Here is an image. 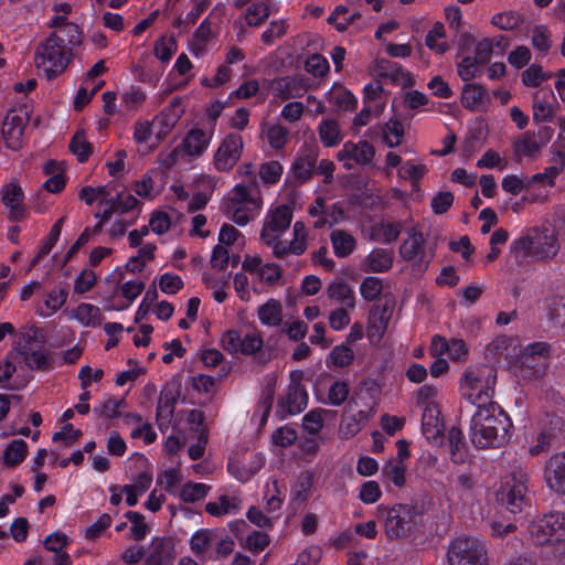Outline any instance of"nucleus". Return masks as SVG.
<instances>
[{"label":"nucleus","instance_id":"obj_1","mask_svg":"<svg viewBox=\"0 0 565 565\" xmlns=\"http://www.w3.org/2000/svg\"><path fill=\"white\" fill-rule=\"evenodd\" d=\"M508 415L497 405L477 407L470 420V440L480 449L500 447L509 439Z\"/></svg>","mask_w":565,"mask_h":565},{"label":"nucleus","instance_id":"obj_2","mask_svg":"<svg viewBox=\"0 0 565 565\" xmlns=\"http://www.w3.org/2000/svg\"><path fill=\"white\" fill-rule=\"evenodd\" d=\"M264 200L258 184L236 183L223 198L221 210L238 226H245L260 214Z\"/></svg>","mask_w":565,"mask_h":565},{"label":"nucleus","instance_id":"obj_3","mask_svg":"<svg viewBox=\"0 0 565 565\" xmlns=\"http://www.w3.org/2000/svg\"><path fill=\"white\" fill-rule=\"evenodd\" d=\"M561 248L558 233L547 227H532L513 239L510 254L519 262L551 260Z\"/></svg>","mask_w":565,"mask_h":565},{"label":"nucleus","instance_id":"obj_4","mask_svg":"<svg viewBox=\"0 0 565 565\" xmlns=\"http://www.w3.org/2000/svg\"><path fill=\"white\" fill-rule=\"evenodd\" d=\"M377 511L386 512L383 527L390 540L416 539L425 532V511L422 505L404 503L388 509L380 505Z\"/></svg>","mask_w":565,"mask_h":565},{"label":"nucleus","instance_id":"obj_5","mask_svg":"<svg viewBox=\"0 0 565 565\" xmlns=\"http://www.w3.org/2000/svg\"><path fill=\"white\" fill-rule=\"evenodd\" d=\"M497 383V371L489 364L468 366L459 379L461 396L477 407L491 403Z\"/></svg>","mask_w":565,"mask_h":565},{"label":"nucleus","instance_id":"obj_6","mask_svg":"<svg viewBox=\"0 0 565 565\" xmlns=\"http://www.w3.org/2000/svg\"><path fill=\"white\" fill-rule=\"evenodd\" d=\"M10 354L20 356L32 371L52 369V356L45 348V339L35 326H28L18 333Z\"/></svg>","mask_w":565,"mask_h":565},{"label":"nucleus","instance_id":"obj_7","mask_svg":"<svg viewBox=\"0 0 565 565\" xmlns=\"http://www.w3.org/2000/svg\"><path fill=\"white\" fill-rule=\"evenodd\" d=\"M71 57V47L65 46V39L57 34H51L38 45L34 64L47 79H52L64 72Z\"/></svg>","mask_w":565,"mask_h":565},{"label":"nucleus","instance_id":"obj_8","mask_svg":"<svg viewBox=\"0 0 565 565\" xmlns=\"http://www.w3.org/2000/svg\"><path fill=\"white\" fill-rule=\"evenodd\" d=\"M376 402L362 395L353 398L345 408V414L339 426V435L343 439L354 437L373 418Z\"/></svg>","mask_w":565,"mask_h":565},{"label":"nucleus","instance_id":"obj_9","mask_svg":"<svg viewBox=\"0 0 565 565\" xmlns=\"http://www.w3.org/2000/svg\"><path fill=\"white\" fill-rule=\"evenodd\" d=\"M449 565H489L484 543L473 536H458L448 550Z\"/></svg>","mask_w":565,"mask_h":565},{"label":"nucleus","instance_id":"obj_10","mask_svg":"<svg viewBox=\"0 0 565 565\" xmlns=\"http://www.w3.org/2000/svg\"><path fill=\"white\" fill-rule=\"evenodd\" d=\"M531 540L539 544H555L565 541V513L552 512L534 520L529 526Z\"/></svg>","mask_w":565,"mask_h":565},{"label":"nucleus","instance_id":"obj_11","mask_svg":"<svg viewBox=\"0 0 565 565\" xmlns=\"http://www.w3.org/2000/svg\"><path fill=\"white\" fill-rule=\"evenodd\" d=\"M221 345L232 355H254L262 350L264 339L258 330L242 332L230 329L222 333Z\"/></svg>","mask_w":565,"mask_h":565},{"label":"nucleus","instance_id":"obj_12","mask_svg":"<svg viewBox=\"0 0 565 565\" xmlns=\"http://www.w3.org/2000/svg\"><path fill=\"white\" fill-rule=\"evenodd\" d=\"M550 353L551 348L546 342H534L526 345L515 362L519 374L527 380L537 379L545 370L546 359Z\"/></svg>","mask_w":565,"mask_h":565},{"label":"nucleus","instance_id":"obj_13","mask_svg":"<svg viewBox=\"0 0 565 565\" xmlns=\"http://www.w3.org/2000/svg\"><path fill=\"white\" fill-rule=\"evenodd\" d=\"M291 221L292 212L289 206L284 204L269 210L260 232L262 242L273 250L281 241V235L289 228Z\"/></svg>","mask_w":565,"mask_h":565},{"label":"nucleus","instance_id":"obj_14","mask_svg":"<svg viewBox=\"0 0 565 565\" xmlns=\"http://www.w3.org/2000/svg\"><path fill=\"white\" fill-rule=\"evenodd\" d=\"M529 476L525 472H514L498 492V500L512 513L520 512L526 501Z\"/></svg>","mask_w":565,"mask_h":565},{"label":"nucleus","instance_id":"obj_15","mask_svg":"<svg viewBox=\"0 0 565 565\" xmlns=\"http://www.w3.org/2000/svg\"><path fill=\"white\" fill-rule=\"evenodd\" d=\"M30 120V113L26 106L11 108L1 127V134L8 148L17 150L22 145L23 130Z\"/></svg>","mask_w":565,"mask_h":565},{"label":"nucleus","instance_id":"obj_16","mask_svg":"<svg viewBox=\"0 0 565 565\" xmlns=\"http://www.w3.org/2000/svg\"><path fill=\"white\" fill-rule=\"evenodd\" d=\"M244 149L243 138L237 134H228L223 138L213 154V167L218 172H227L238 162Z\"/></svg>","mask_w":565,"mask_h":565},{"label":"nucleus","instance_id":"obj_17","mask_svg":"<svg viewBox=\"0 0 565 565\" xmlns=\"http://www.w3.org/2000/svg\"><path fill=\"white\" fill-rule=\"evenodd\" d=\"M374 157V147L364 140L358 142L347 141L337 153L338 161L347 170H352L358 166L371 164Z\"/></svg>","mask_w":565,"mask_h":565},{"label":"nucleus","instance_id":"obj_18","mask_svg":"<svg viewBox=\"0 0 565 565\" xmlns=\"http://www.w3.org/2000/svg\"><path fill=\"white\" fill-rule=\"evenodd\" d=\"M424 237L420 232L412 230L407 233V237L399 247V255L404 260L412 262L414 268L418 273H423L428 264L429 258L425 253Z\"/></svg>","mask_w":565,"mask_h":565},{"label":"nucleus","instance_id":"obj_19","mask_svg":"<svg viewBox=\"0 0 565 565\" xmlns=\"http://www.w3.org/2000/svg\"><path fill=\"white\" fill-rule=\"evenodd\" d=\"M543 478L555 494H565V451L555 452L545 462Z\"/></svg>","mask_w":565,"mask_h":565},{"label":"nucleus","instance_id":"obj_20","mask_svg":"<svg viewBox=\"0 0 565 565\" xmlns=\"http://www.w3.org/2000/svg\"><path fill=\"white\" fill-rule=\"evenodd\" d=\"M245 273L255 275L260 282L275 285L281 278V268L275 263H264L259 255H246L242 263Z\"/></svg>","mask_w":565,"mask_h":565},{"label":"nucleus","instance_id":"obj_21","mask_svg":"<svg viewBox=\"0 0 565 565\" xmlns=\"http://www.w3.org/2000/svg\"><path fill=\"white\" fill-rule=\"evenodd\" d=\"M308 87L309 84L306 77L294 75L274 79L269 89L276 98L288 100L303 96Z\"/></svg>","mask_w":565,"mask_h":565},{"label":"nucleus","instance_id":"obj_22","mask_svg":"<svg viewBox=\"0 0 565 565\" xmlns=\"http://www.w3.org/2000/svg\"><path fill=\"white\" fill-rule=\"evenodd\" d=\"M224 11V4L217 3L211 11L210 15L200 23L189 43V47L192 54L195 56H201L204 53L207 43L214 39L216 34L215 30L213 29L211 19L216 15L221 17Z\"/></svg>","mask_w":565,"mask_h":565},{"label":"nucleus","instance_id":"obj_23","mask_svg":"<svg viewBox=\"0 0 565 565\" xmlns=\"http://www.w3.org/2000/svg\"><path fill=\"white\" fill-rule=\"evenodd\" d=\"M393 306L388 303L375 305L371 308L366 335L372 343H379L385 334L388 322L392 318Z\"/></svg>","mask_w":565,"mask_h":565},{"label":"nucleus","instance_id":"obj_24","mask_svg":"<svg viewBox=\"0 0 565 565\" xmlns=\"http://www.w3.org/2000/svg\"><path fill=\"white\" fill-rule=\"evenodd\" d=\"M422 431L429 443H441L444 423L440 418V408L438 404H430L424 408L422 417Z\"/></svg>","mask_w":565,"mask_h":565},{"label":"nucleus","instance_id":"obj_25","mask_svg":"<svg viewBox=\"0 0 565 565\" xmlns=\"http://www.w3.org/2000/svg\"><path fill=\"white\" fill-rule=\"evenodd\" d=\"M294 238L287 243L280 241L271 250L273 255L277 258H282L287 255H301L307 249V228L302 222H296L292 227Z\"/></svg>","mask_w":565,"mask_h":565},{"label":"nucleus","instance_id":"obj_26","mask_svg":"<svg viewBox=\"0 0 565 565\" xmlns=\"http://www.w3.org/2000/svg\"><path fill=\"white\" fill-rule=\"evenodd\" d=\"M68 320L77 322L85 328H95L102 324L104 318L99 307L81 302L66 311Z\"/></svg>","mask_w":565,"mask_h":565},{"label":"nucleus","instance_id":"obj_27","mask_svg":"<svg viewBox=\"0 0 565 565\" xmlns=\"http://www.w3.org/2000/svg\"><path fill=\"white\" fill-rule=\"evenodd\" d=\"M265 465L263 454H254L246 461H232L228 463L230 473L241 482L250 480Z\"/></svg>","mask_w":565,"mask_h":565},{"label":"nucleus","instance_id":"obj_28","mask_svg":"<svg viewBox=\"0 0 565 565\" xmlns=\"http://www.w3.org/2000/svg\"><path fill=\"white\" fill-rule=\"evenodd\" d=\"M460 99L466 109L473 111H482L489 105V95L486 88L475 83L463 85Z\"/></svg>","mask_w":565,"mask_h":565},{"label":"nucleus","instance_id":"obj_29","mask_svg":"<svg viewBox=\"0 0 565 565\" xmlns=\"http://www.w3.org/2000/svg\"><path fill=\"white\" fill-rule=\"evenodd\" d=\"M2 202L9 210L11 220L19 221L24 217L23 191L17 183L11 182L2 188Z\"/></svg>","mask_w":565,"mask_h":565},{"label":"nucleus","instance_id":"obj_30","mask_svg":"<svg viewBox=\"0 0 565 565\" xmlns=\"http://www.w3.org/2000/svg\"><path fill=\"white\" fill-rule=\"evenodd\" d=\"M326 294L329 299L339 303L341 308L354 309L356 306L355 292L343 279L331 281L326 289Z\"/></svg>","mask_w":565,"mask_h":565},{"label":"nucleus","instance_id":"obj_31","mask_svg":"<svg viewBox=\"0 0 565 565\" xmlns=\"http://www.w3.org/2000/svg\"><path fill=\"white\" fill-rule=\"evenodd\" d=\"M308 404V393L305 386H288L287 395L279 401L278 407L285 415H297L301 413Z\"/></svg>","mask_w":565,"mask_h":565},{"label":"nucleus","instance_id":"obj_32","mask_svg":"<svg viewBox=\"0 0 565 565\" xmlns=\"http://www.w3.org/2000/svg\"><path fill=\"white\" fill-rule=\"evenodd\" d=\"M213 130L206 132L201 129H192L182 141L183 151L190 157H200L210 146Z\"/></svg>","mask_w":565,"mask_h":565},{"label":"nucleus","instance_id":"obj_33","mask_svg":"<svg viewBox=\"0 0 565 565\" xmlns=\"http://www.w3.org/2000/svg\"><path fill=\"white\" fill-rule=\"evenodd\" d=\"M286 497V487L284 482L275 477L269 478L264 486L263 500L269 512L278 511Z\"/></svg>","mask_w":565,"mask_h":565},{"label":"nucleus","instance_id":"obj_34","mask_svg":"<svg viewBox=\"0 0 565 565\" xmlns=\"http://www.w3.org/2000/svg\"><path fill=\"white\" fill-rule=\"evenodd\" d=\"M544 424L550 426V431L542 430L536 438V445L529 449L531 456H537L542 451H545L550 447L551 438L556 431H561L564 426V422L556 415L547 414L544 418Z\"/></svg>","mask_w":565,"mask_h":565},{"label":"nucleus","instance_id":"obj_35","mask_svg":"<svg viewBox=\"0 0 565 565\" xmlns=\"http://www.w3.org/2000/svg\"><path fill=\"white\" fill-rule=\"evenodd\" d=\"M394 255L392 250L385 248H374L364 259L363 270L372 273H383L392 268Z\"/></svg>","mask_w":565,"mask_h":565},{"label":"nucleus","instance_id":"obj_36","mask_svg":"<svg viewBox=\"0 0 565 565\" xmlns=\"http://www.w3.org/2000/svg\"><path fill=\"white\" fill-rule=\"evenodd\" d=\"M175 557L174 543L170 539H156L152 542V551L149 563L153 565H172Z\"/></svg>","mask_w":565,"mask_h":565},{"label":"nucleus","instance_id":"obj_37","mask_svg":"<svg viewBox=\"0 0 565 565\" xmlns=\"http://www.w3.org/2000/svg\"><path fill=\"white\" fill-rule=\"evenodd\" d=\"M242 508V499L236 494H223L215 502H207L205 511L213 516L235 514Z\"/></svg>","mask_w":565,"mask_h":565},{"label":"nucleus","instance_id":"obj_38","mask_svg":"<svg viewBox=\"0 0 565 565\" xmlns=\"http://www.w3.org/2000/svg\"><path fill=\"white\" fill-rule=\"evenodd\" d=\"M257 317L265 327H279L282 322V305L279 300L270 298L257 308Z\"/></svg>","mask_w":565,"mask_h":565},{"label":"nucleus","instance_id":"obj_39","mask_svg":"<svg viewBox=\"0 0 565 565\" xmlns=\"http://www.w3.org/2000/svg\"><path fill=\"white\" fill-rule=\"evenodd\" d=\"M178 393L171 387H166L161 393L157 406V419L160 429L170 423L174 412Z\"/></svg>","mask_w":565,"mask_h":565},{"label":"nucleus","instance_id":"obj_40","mask_svg":"<svg viewBox=\"0 0 565 565\" xmlns=\"http://www.w3.org/2000/svg\"><path fill=\"white\" fill-rule=\"evenodd\" d=\"M554 98L552 90H539L533 96V120L534 121H546L553 113L554 107L552 99Z\"/></svg>","mask_w":565,"mask_h":565},{"label":"nucleus","instance_id":"obj_41","mask_svg":"<svg viewBox=\"0 0 565 565\" xmlns=\"http://www.w3.org/2000/svg\"><path fill=\"white\" fill-rule=\"evenodd\" d=\"M152 483V475L150 472L139 473L130 484L122 487V491L126 494V503L129 507H134L138 502V498L142 495Z\"/></svg>","mask_w":565,"mask_h":565},{"label":"nucleus","instance_id":"obj_42","mask_svg":"<svg viewBox=\"0 0 565 565\" xmlns=\"http://www.w3.org/2000/svg\"><path fill=\"white\" fill-rule=\"evenodd\" d=\"M334 255L340 258L348 257L356 247V241L350 233L343 230H333L330 234Z\"/></svg>","mask_w":565,"mask_h":565},{"label":"nucleus","instance_id":"obj_43","mask_svg":"<svg viewBox=\"0 0 565 565\" xmlns=\"http://www.w3.org/2000/svg\"><path fill=\"white\" fill-rule=\"evenodd\" d=\"M452 487L449 492L446 493L447 500L451 501L456 494L459 499L469 494L477 484L475 476L470 471H460L451 480Z\"/></svg>","mask_w":565,"mask_h":565},{"label":"nucleus","instance_id":"obj_44","mask_svg":"<svg viewBox=\"0 0 565 565\" xmlns=\"http://www.w3.org/2000/svg\"><path fill=\"white\" fill-rule=\"evenodd\" d=\"M328 416H334V412L324 408H315L302 417L301 427L309 435H318L323 428Z\"/></svg>","mask_w":565,"mask_h":565},{"label":"nucleus","instance_id":"obj_45","mask_svg":"<svg viewBox=\"0 0 565 565\" xmlns=\"http://www.w3.org/2000/svg\"><path fill=\"white\" fill-rule=\"evenodd\" d=\"M450 458L455 463H463L468 459V449L463 440L462 431L457 427L448 430Z\"/></svg>","mask_w":565,"mask_h":565},{"label":"nucleus","instance_id":"obj_46","mask_svg":"<svg viewBox=\"0 0 565 565\" xmlns=\"http://www.w3.org/2000/svg\"><path fill=\"white\" fill-rule=\"evenodd\" d=\"M262 136L267 139L273 149L279 150L287 143L289 130L280 124L264 125Z\"/></svg>","mask_w":565,"mask_h":565},{"label":"nucleus","instance_id":"obj_47","mask_svg":"<svg viewBox=\"0 0 565 565\" xmlns=\"http://www.w3.org/2000/svg\"><path fill=\"white\" fill-rule=\"evenodd\" d=\"M26 455V443L22 439H14L3 450V463L7 467H15L25 459Z\"/></svg>","mask_w":565,"mask_h":565},{"label":"nucleus","instance_id":"obj_48","mask_svg":"<svg viewBox=\"0 0 565 565\" xmlns=\"http://www.w3.org/2000/svg\"><path fill=\"white\" fill-rule=\"evenodd\" d=\"M114 188L111 184L104 186L87 185L79 190L78 198L87 205H92L97 201L102 204L113 195Z\"/></svg>","mask_w":565,"mask_h":565},{"label":"nucleus","instance_id":"obj_49","mask_svg":"<svg viewBox=\"0 0 565 565\" xmlns=\"http://www.w3.org/2000/svg\"><path fill=\"white\" fill-rule=\"evenodd\" d=\"M318 132L326 147H334L342 140L340 127L333 119H323L319 124Z\"/></svg>","mask_w":565,"mask_h":565},{"label":"nucleus","instance_id":"obj_50","mask_svg":"<svg viewBox=\"0 0 565 565\" xmlns=\"http://www.w3.org/2000/svg\"><path fill=\"white\" fill-rule=\"evenodd\" d=\"M425 43L427 47L438 54L445 53L449 46L446 41V30L443 23H435L428 31Z\"/></svg>","mask_w":565,"mask_h":565},{"label":"nucleus","instance_id":"obj_51","mask_svg":"<svg viewBox=\"0 0 565 565\" xmlns=\"http://www.w3.org/2000/svg\"><path fill=\"white\" fill-rule=\"evenodd\" d=\"M354 360L353 350L345 345H335L327 356L326 364L328 367H345Z\"/></svg>","mask_w":565,"mask_h":565},{"label":"nucleus","instance_id":"obj_52","mask_svg":"<svg viewBox=\"0 0 565 565\" xmlns=\"http://www.w3.org/2000/svg\"><path fill=\"white\" fill-rule=\"evenodd\" d=\"M401 234V224L391 222H380L372 228V238L384 244L392 243Z\"/></svg>","mask_w":565,"mask_h":565},{"label":"nucleus","instance_id":"obj_53","mask_svg":"<svg viewBox=\"0 0 565 565\" xmlns=\"http://www.w3.org/2000/svg\"><path fill=\"white\" fill-rule=\"evenodd\" d=\"M68 292L65 288L55 287L52 289L44 299L45 311L41 316L50 317L57 312L66 302Z\"/></svg>","mask_w":565,"mask_h":565},{"label":"nucleus","instance_id":"obj_54","mask_svg":"<svg viewBox=\"0 0 565 565\" xmlns=\"http://www.w3.org/2000/svg\"><path fill=\"white\" fill-rule=\"evenodd\" d=\"M214 541V533L209 529H200L190 537L191 551L196 556H202L211 547Z\"/></svg>","mask_w":565,"mask_h":565},{"label":"nucleus","instance_id":"obj_55","mask_svg":"<svg viewBox=\"0 0 565 565\" xmlns=\"http://www.w3.org/2000/svg\"><path fill=\"white\" fill-rule=\"evenodd\" d=\"M284 172V167L276 160L264 162L258 168V178L262 184H276Z\"/></svg>","mask_w":565,"mask_h":565},{"label":"nucleus","instance_id":"obj_56","mask_svg":"<svg viewBox=\"0 0 565 565\" xmlns=\"http://www.w3.org/2000/svg\"><path fill=\"white\" fill-rule=\"evenodd\" d=\"M533 47L542 54H547L553 45L552 33L546 25L539 24L533 28L531 35Z\"/></svg>","mask_w":565,"mask_h":565},{"label":"nucleus","instance_id":"obj_57","mask_svg":"<svg viewBox=\"0 0 565 565\" xmlns=\"http://www.w3.org/2000/svg\"><path fill=\"white\" fill-rule=\"evenodd\" d=\"M405 472L406 469L404 465L402 462H398L396 459L387 460L382 468L383 477L391 480L393 484L397 488H402L405 486Z\"/></svg>","mask_w":565,"mask_h":565},{"label":"nucleus","instance_id":"obj_58","mask_svg":"<svg viewBox=\"0 0 565 565\" xmlns=\"http://www.w3.org/2000/svg\"><path fill=\"white\" fill-rule=\"evenodd\" d=\"M427 173L426 164L418 162L406 161L402 164V167L397 171V175L399 179L409 180L413 185H417L419 181Z\"/></svg>","mask_w":565,"mask_h":565},{"label":"nucleus","instance_id":"obj_59","mask_svg":"<svg viewBox=\"0 0 565 565\" xmlns=\"http://www.w3.org/2000/svg\"><path fill=\"white\" fill-rule=\"evenodd\" d=\"M210 490L205 483L188 482L180 491V499L184 502L193 503L204 499Z\"/></svg>","mask_w":565,"mask_h":565},{"label":"nucleus","instance_id":"obj_60","mask_svg":"<svg viewBox=\"0 0 565 565\" xmlns=\"http://www.w3.org/2000/svg\"><path fill=\"white\" fill-rule=\"evenodd\" d=\"M551 74L543 71V67L539 64H532L522 72V83L529 87H537L543 82L547 81Z\"/></svg>","mask_w":565,"mask_h":565},{"label":"nucleus","instance_id":"obj_61","mask_svg":"<svg viewBox=\"0 0 565 565\" xmlns=\"http://www.w3.org/2000/svg\"><path fill=\"white\" fill-rule=\"evenodd\" d=\"M178 50L177 40L173 36H162L154 43V55L161 62H169Z\"/></svg>","mask_w":565,"mask_h":565},{"label":"nucleus","instance_id":"obj_62","mask_svg":"<svg viewBox=\"0 0 565 565\" xmlns=\"http://www.w3.org/2000/svg\"><path fill=\"white\" fill-rule=\"evenodd\" d=\"M70 150L79 162H85L90 152L92 145L87 141L83 131H77L71 140Z\"/></svg>","mask_w":565,"mask_h":565},{"label":"nucleus","instance_id":"obj_63","mask_svg":"<svg viewBox=\"0 0 565 565\" xmlns=\"http://www.w3.org/2000/svg\"><path fill=\"white\" fill-rule=\"evenodd\" d=\"M383 291V281L379 277L369 276L360 285V294L366 301H373L380 297Z\"/></svg>","mask_w":565,"mask_h":565},{"label":"nucleus","instance_id":"obj_64","mask_svg":"<svg viewBox=\"0 0 565 565\" xmlns=\"http://www.w3.org/2000/svg\"><path fill=\"white\" fill-rule=\"evenodd\" d=\"M349 393L350 387L347 382L335 381L330 385L324 403L332 406H340L347 401Z\"/></svg>","mask_w":565,"mask_h":565}]
</instances>
